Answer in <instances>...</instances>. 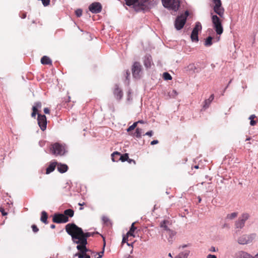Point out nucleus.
Returning a JSON list of instances; mask_svg holds the SVG:
<instances>
[{"instance_id": "052dcab7", "label": "nucleus", "mask_w": 258, "mask_h": 258, "mask_svg": "<svg viewBox=\"0 0 258 258\" xmlns=\"http://www.w3.org/2000/svg\"><path fill=\"white\" fill-rule=\"evenodd\" d=\"M254 257H255V258L258 257V253L257 254H256Z\"/></svg>"}, {"instance_id": "58836bf2", "label": "nucleus", "mask_w": 258, "mask_h": 258, "mask_svg": "<svg viewBox=\"0 0 258 258\" xmlns=\"http://www.w3.org/2000/svg\"><path fill=\"white\" fill-rule=\"evenodd\" d=\"M20 16L22 19H25L26 17V13L21 12L20 14Z\"/></svg>"}, {"instance_id": "a211bd4d", "label": "nucleus", "mask_w": 258, "mask_h": 258, "mask_svg": "<svg viewBox=\"0 0 258 258\" xmlns=\"http://www.w3.org/2000/svg\"><path fill=\"white\" fill-rule=\"evenodd\" d=\"M249 241V237L246 235H243L240 236L238 239V242L240 244H246L248 243Z\"/></svg>"}, {"instance_id": "bf43d9fd", "label": "nucleus", "mask_w": 258, "mask_h": 258, "mask_svg": "<svg viewBox=\"0 0 258 258\" xmlns=\"http://www.w3.org/2000/svg\"><path fill=\"white\" fill-rule=\"evenodd\" d=\"M71 101V97L70 96L68 97V100L67 101V102H69Z\"/></svg>"}, {"instance_id": "ea45409f", "label": "nucleus", "mask_w": 258, "mask_h": 258, "mask_svg": "<svg viewBox=\"0 0 258 258\" xmlns=\"http://www.w3.org/2000/svg\"><path fill=\"white\" fill-rule=\"evenodd\" d=\"M153 135V132L152 131H150L147 132L145 135H147L150 137H151Z\"/></svg>"}, {"instance_id": "4d7b16f0", "label": "nucleus", "mask_w": 258, "mask_h": 258, "mask_svg": "<svg viewBox=\"0 0 258 258\" xmlns=\"http://www.w3.org/2000/svg\"><path fill=\"white\" fill-rule=\"evenodd\" d=\"M55 226L54 225H53V224H52V225H50V227H51V228H52V229L54 228H55Z\"/></svg>"}, {"instance_id": "a18cd8bd", "label": "nucleus", "mask_w": 258, "mask_h": 258, "mask_svg": "<svg viewBox=\"0 0 258 258\" xmlns=\"http://www.w3.org/2000/svg\"><path fill=\"white\" fill-rule=\"evenodd\" d=\"M159 143V141L158 140H153L151 142V145H154L155 144H157Z\"/></svg>"}, {"instance_id": "1a4fd4ad", "label": "nucleus", "mask_w": 258, "mask_h": 258, "mask_svg": "<svg viewBox=\"0 0 258 258\" xmlns=\"http://www.w3.org/2000/svg\"><path fill=\"white\" fill-rule=\"evenodd\" d=\"M37 115L38 124L41 130L44 131L46 130L47 126L46 117L45 115H42L40 113H38Z\"/></svg>"}, {"instance_id": "c03bdc74", "label": "nucleus", "mask_w": 258, "mask_h": 258, "mask_svg": "<svg viewBox=\"0 0 258 258\" xmlns=\"http://www.w3.org/2000/svg\"><path fill=\"white\" fill-rule=\"evenodd\" d=\"M256 122L255 120H250V124L251 125V126H254L256 124Z\"/></svg>"}, {"instance_id": "09e8293b", "label": "nucleus", "mask_w": 258, "mask_h": 258, "mask_svg": "<svg viewBox=\"0 0 258 258\" xmlns=\"http://www.w3.org/2000/svg\"><path fill=\"white\" fill-rule=\"evenodd\" d=\"M207 258H217V257L215 255L209 254Z\"/></svg>"}, {"instance_id": "69168bd1", "label": "nucleus", "mask_w": 258, "mask_h": 258, "mask_svg": "<svg viewBox=\"0 0 258 258\" xmlns=\"http://www.w3.org/2000/svg\"><path fill=\"white\" fill-rule=\"evenodd\" d=\"M139 123H143V120H139Z\"/></svg>"}, {"instance_id": "b1692460", "label": "nucleus", "mask_w": 258, "mask_h": 258, "mask_svg": "<svg viewBox=\"0 0 258 258\" xmlns=\"http://www.w3.org/2000/svg\"><path fill=\"white\" fill-rule=\"evenodd\" d=\"M135 222L132 223L130 230L127 232V236L135 237L134 232L135 230L137 229V228L135 226Z\"/></svg>"}, {"instance_id": "aec40b11", "label": "nucleus", "mask_w": 258, "mask_h": 258, "mask_svg": "<svg viewBox=\"0 0 258 258\" xmlns=\"http://www.w3.org/2000/svg\"><path fill=\"white\" fill-rule=\"evenodd\" d=\"M57 170L60 173H64L68 169V166L66 164H62L61 163L57 164Z\"/></svg>"}, {"instance_id": "39448f33", "label": "nucleus", "mask_w": 258, "mask_h": 258, "mask_svg": "<svg viewBox=\"0 0 258 258\" xmlns=\"http://www.w3.org/2000/svg\"><path fill=\"white\" fill-rule=\"evenodd\" d=\"M163 6L170 10L176 11L178 10L179 6V0H161Z\"/></svg>"}, {"instance_id": "f257e3e1", "label": "nucleus", "mask_w": 258, "mask_h": 258, "mask_svg": "<svg viewBox=\"0 0 258 258\" xmlns=\"http://www.w3.org/2000/svg\"><path fill=\"white\" fill-rule=\"evenodd\" d=\"M66 230L71 236L73 241L77 244L86 245L87 244V238L93 236L91 232L84 233L82 229L74 223H69L66 226Z\"/></svg>"}, {"instance_id": "f704fd0d", "label": "nucleus", "mask_w": 258, "mask_h": 258, "mask_svg": "<svg viewBox=\"0 0 258 258\" xmlns=\"http://www.w3.org/2000/svg\"><path fill=\"white\" fill-rule=\"evenodd\" d=\"M76 15L77 17H80L82 14V11L81 9H77L75 11Z\"/></svg>"}, {"instance_id": "412c9836", "label": "nucleus", "mask_w": 258, "mask_h": 258, "mask_svg": "<svg viewBox=\"0 0 258 258\" xmlns=\"http://www.w3.org/2000/svg\"><path fill=\"white\" fill-rule=\"evenodd\" d=\"M214 98V94L211 95V96L208 99L205 100L204 104L203 105V108L204 109H207V108H208L211 102L213 100Z\"/></svg>"}, {"instance_id": "473e14b6", "label": "nucleus", "mask_w": 258, "mask_h": 258, "mask_svg": "<svg viewBox=\"0 0 258 258\" xmlns=\"http://www.w3.org/2000/svg\"><path fill=\"white\" fill-rule=\"evenodd\" d=\"M178 95V93L175 90H172L169 92V95L170 97L175 98Z\"/></svg>"}, {"instance_id": "423d86ee", "label": "nucleus", "mask_w": 258, "mask_h": 258, "mask_svg": "<svg viewBox=\"0 0 258 258\" xmlns=\"http://www.w3.org/2000/svg\"><path fill=\"white\" fill-rule=\"evenodd\" d=\"M111 159L113 162H117L119 160L124 162L128 160V154L125 153L123 155H121L119 152L116 151L111 154Z\"/></svg>"}, {"instance_id": "dca6fc26", "label": "nucleus", "mask_w": 258, "mask_h": 258, "mask_svg": "<svg viewBox=\"0 0 258 258\" xmlns=\"http://www.w3.org/2000/svg\"><path fill=\"white\" fill-rule=\"evenodd\" d=\"M41 103L40 102H37L35 103L34 106L32 107V112L31 113V116L33 118H35L36 114L39 113L38 112V109L41 108Z\"/></svg>"}, {"instance_id": "a19ab883", "label": "nucleus", "mask_w": 258, "mask_h": 258, "mask_svg": "<svg viewBox=\"0 0 258 258\" xmlns=\"http://www.w3.org/2000/svg\"><path fill=\"white\" fill-rule=\"evenodd\" d=\"M0 211L1 212L3 216H5V215H7V213L5 211V210L3 208H0Z\"/></svg>"}, {"instance_id": "4c0bfd02", "label": "nucleus", "mask_w": 258, "mask_h": 258, "mask_svg": "<svg viewBox=\"0 0 258 258\" xmlns=\"http://www.w3.org/2000/svg\"><path fill=\"white\" fill-rule=\"evenodd\" d=\"M129 237L130 236H127V234L126 235V236H124L122 238V243L127 242Z\"/></svg>"}, {"instance_id": "4468645a", "label": "nucleus", "mask_w": 258, "mask_h": 258, "mask_svg": "<svg viewBox=\"0 0 258 258\" xmlns=\"http://www.w3.org/2000/svg\"><path fill=\"white\" fill-rule=\"evenodd\" d=\"M217 36L216 38L212 36H209L205 40V45L206 46H210L213 44V40L214 42H217L220 39V35L221 33H217Z\"/></svg>"}, {"instance_id": "864d4df0", "label": "nucleus", "mask_w": 258, "mask_h": 258, "mask_svg": "<svg viewBox=\"0 0 258 258\" xmlns=\"http://www.w3.org/2000/svg\"><path fill=\"white\" fill-rule=\"evenodd\" d=\"M84 258H90L89 254L87 252L85 253Z\"/></svg>"}, {"instance_id": "774afa93", "label": "nucleus", "mask_w": 258, "mask_h": 258, "mask_svg": "<svg viewBox=\"0 0 258 258\" xmlns=\"http://www.w3.org/2000/svg\"><path fill=\"white\" fill-rule=\"evenodd\" d=\"M250 140V138H247L246 140L248 141V140Z\"/></svg>"}, {"instance_id": "49530a36", "label": "nucleus", "mask_w": 258, "mask_h": 258, "mask_svg": "<svg viewBox=\"0 0 258 258\" xmlns=\"http://www.w3.org/2000/svg\"><path fill=\"white\" fill-rule=\"evenodd\" d=\"M134 130V128H133V126L132 125H131L130 127H128L127 129V132H130L131 131H133Z\"/></svg>"}, {"instance_id": "9d476101", "label": "nucleus", "mask_w": 258, "mask_h": 258, "mask_svg": "<svg viewBox=\"0 0 258 258\" xmlns=\"http://www.w3.org/2000/svg\"><path fill=\"white\" fill-rule=\"evenodd\" d=\"M77 246L79 252L75 254V256H78L79 258H84L85 253L91 252V250L87 248L86 246L82 244H78Z\"/></svg>"}, {"instance_id": "680f3d73", "label": "nucleus", "mask_w": 258, "mask_h": 258, "mask_svg": "<svg viewBox=\"0 0 258 258\" xmlns=\"http://www.w3.org/2000/svg\"><path fill=\"white\" fill-rule=\"evenodd\" d=\"M212 251H215V247H212Z\"/></svg>"}, {"instance_id": "f03ea898", "label": "nucleus", "mask_w": 258, "mask_h": 258, "mask_svg": "<svg viewBox=\"0 0 258 258\" xmlns=\"http://www.w3.org/2000/svg\"><path fill=\"white\" fill-rule=\"evenodd\" d=\"M74 215V211L69 209L64 211L63 214H55L52 221L56 223H64L69 221V217L72 218Z\"/></svg>"}, {"instance_id": "0e129e2a", "label": "nucleus", "mask_w": 258, "mask_h": 258, "mask_svg": "<svg viewBox=\"0 0 258 258\" xmlns=\"http://www.w3.org/2000/svg\"><path fill=\"white\" fill-rule=\"evenodd\" d=\"M168 255H169L170 257H172V255H171V254L170 253H169L168 254Z\"/></svg>"}, {"instance_id": "e433bc0d", "label": "nucleus", "mask_w": 258, "mask_h": 258, "mask_svg": "<svg viewBox=\"0 0 258 258\" xmlns=\"http://www.w3.org/2000/svg\"><path fill=\"white\" fill-rule=\"evenodd\" d=\"M32 228L34 232L36 233L39 231L38 228L35 225H32Z\"/></svg>"}, {"instance_id": "cd10ccee", "label": "nucleus", "mask_w": 258, "mask_h": 258, "mask_svg": "<svg viewBox=\"0 0 258 258\" xmlns=\"http://www.w3.org/2000/svg\"><path fill=\"white\" fill-rule=\"evenodd\" d=\"M238 215V213L237 212H233L232 213L228 214L226 216V218L230 220H232L235 218Z\"/></svg>"}, {"instance_id": "2f4dec72", "label": "nucleus", "mask_w": 258, "mask_h": 258, "mask_svg": "<svg viewBox=\"0 0 258 258\" xmlns=\"http://www.w3.org/2000/svg\"><path fill=\"white\" fill-rule=\"evenodd\" d=\"M163 77L165 80H171L172 79L171 76L167 72L163 73Z\"/></svg>"}, {"instance_id": "9b49d317", "label": "nucleus", "mask_w": 258, "mask_h": 258, "mask_svg": "<svg viewBox=\"0 0 258 258\" xmlns=\"http://www.w3.org/2000/svg\"><path fill=\"white\" fill-rule=\"evenodd\" d=\"M212 22L216 32H223V28L221 21L216 15L212 16Z\"/></svg>"}, {"instance_id": "72a5a7b5", "label": "nucleus", "mask_w": 258, "mask_h": 258, "mask_svg": "<svg viewBox=\"0 0 258 258\" xmlns=\"http://www.w3.org/2000/svg\"><path fill=\"white\" fill-rule=\"evenodd\" d=\"M126 4L127 6H132L133 5H134L135 3H136L138 0H125Z\"/></svg>"}, {"instance_id": "79ce46f5", "label": "nucleus", "mask_w": 258, "mask_h": 258, "mask_svg": "<svg viewBox=\"0 0 258 258\" xmlns=\"http://www.w3.org/2000/svg\"><path fill=\"white\" fill-rule=\"evenodd\" d=\"M44 112L45 114H49V113H50V110H49V108H47V107L44 108Z\"/></svg>"}, {"instance_id": "3c124183", "label": "nucleus", "mask_w": 258, "mask_h": 258, "mask_svg": "<svg viewBox=\"0 0 258 258\" xmlns=\"http://www.w3.org/2000/svg\"><path fill=\"white\" fill-rule=\"evenodd\" d=\"M139 123V121H137V122H134L132 125L133 126V128H134V129L136 127L138 123Z\"/></svg>"}, {"instance_id": "393cba45", "label": "nucleus", "mask_w": 258, "mask_h": 258, "mask_svg": "<svg viewBox=\"0 0 258 258\" xmlns=\"http://www.w3.org/2000/svg\"><path fill=\"white\" fill-rule=\"evenodd\" d=\"M169 223V221L166 220H164L160 223V226L161 227L164 229L165 230L168 231L169 233L172 232L168 228L167 224Z\"/></svg>"}, {"instance_id": "7ed1b4c3", "label": "nucleus", "mask_w": 258, "mask_h": 258, "mask_svg": "<svg viewBox=\"0 0 258 258\" xmlns=\"http://www.w3.org/2000/svg\"><path fill=\"white\" fill-rule=\"evenodd\" d=\"M50 150L51 153L55 156L63 155L66 152L65 146L58 143L51 145Z\"/></svg>"}, {"instance_id": "20e7f679", "label": "nucleus", "mask_w": 258, "mask_h": 258, "mask_svg": "<svg viewBox=\"0 0 258 258\" xmlns=\"http://www.w3.org/2000/svg\"><path fill=\"white\" fill-rule=\"evenodd\" d=\"M189 15L188 11H186L183 14L178 16L175 21V27L177 30L181 29L184 25L187 17Z\"/></svg>"}, {"instance_id": "ddd939ff", "label": "nucleus", "mask_w": 258, "mask_h": 258, "mask_svg": "<svg viewBox=\"0 0 258 258\" xmlns=\"http://www.w3.org/2000/svg\"><path fill=\"white\" fill-rule=\"evenodd\" d=\"M89 9L93 13H99L102 10V6L100 3L95 2L89 6Z\"/></svg>"}, {"instance_id": "2eb2a0df", "label": "nucleus", "mask_w": 258, "mask_h": 258, "mask_svg": "<svg viewBox=\"0 0 258 258\" xmlns=\"http://www.w3.org/2000/svg\"><path fill=\"white\" fill-rule=\"evenodd\" d=\"M235 258H255V257L244 251L241 250L236 253Z\"/></svg>"}, {"instance_id": "5fc2aeb1", "label": "nucleus", "mask_w": 258, "mask_h": 258, "mask_svg": "<svg viewBox=\"0 0 258 258\" xmlns=\"http://www.w3.org/2000/svg\"><path fill=\"white\" fill-rule=\"evenodd\" d=\"M85 204L84 203H83V204H81V203H79V205L81 206V207L80 208V210H82L83 209V206Z\"/></svg>"}, {"instance_id": "f8f14e48", "label": "nucleus", "mask_w": 258, "mask_h": 258, "mask_svg": "<svg viewBox=\"0 0 258 258\" xmlns=\"http://www.w3.org/2000/svg\"><path fill=\"white\" fill-rule=\"evenodd\" d=\"M249 215L247 213H244L241 217L235 223V226L237 228H242L245 224V222L249 218Z\"/></svg>"}, {"instance_id": "c9c22d12", "label": "nucleus", "mask_w": 258, "mask_h": 258, "mask_svg": "<svg viewBox=\"0 0 258 258\" xmlns=\"http://www.w3.org/2000/svg\"><path fill=\"white\" fill-rule=\"evenodd\" d=\"M104 252V247H103V249L102 251L97 253V254L98 255V256L97 257V258H102Z\"/></svg>"}, {"instance_id": "6e6552de", "label": "nucleus", "mask_w": 258, "mask_h": 258, "mask_svg": "<svg viewBox=\"0 0 258 258\" xmlns=\"http://www.w3.org/2000/svg\"><path fill=\"white\" fill-rule=\"evenodd\" d=\"M215 6L214 7V10L215 12L222 17L224 15V9L222 7V3L220 0H213Z\"/></svg>"}, {"instance_id": "0eeeda50", "label": "nucleus", "mask_w": 258, "mask_h": 258, "mask_svg": "<svg viewBox=\"0 0 258 258\" xmlns=\"http://www.w3.org/2000/svg\"><path fill=\"white\" fill-rule=\"evenodd\" d=\"M142 71V66L139 62H135L132 66V71L134 78L139 79L140 77V73Z\"/></svg>"}, {"instance_id": "e2e57ef3", "label": "nucleus", "mask_w": 258, "mask_h": 258, "mask_svg": "<svg viewBox=\"0 0 258 258\" xmlns=\"http://www.w3.org/2000/svg\"><path fill=\"white\" fill-rule=\"evenodd\" d=\"M195 168L198 169V168H199V166L198 165H196L195 166Z\"/></svg>"}, {"instance_id": "4be33fe9", "label": "nucleus", "mask_w": 258, "mask_h": 258, "mask_svg": "<svg viewBox=\"0 0 258 258\" xmlns=\"http://www.w3.org/2000/svg\"><path fill=\"white\" fill-rule=\"evenodd\" d=\"M56 165H57V162L51 163L48 166V167L46 169V174H48L50 173L51 172L53 171L55 168Z\"/></svg>"}, {"instance_id": "6ab92c4d", "label": "nucleus", "mask_w": 258, "mask_h": 258, "mask_svg": "<svg viewBox=\"0 0 258 258\" xmlns=\"http://www.w3.org/2000/svg\"><path fill=\"white\" fill-rule=\"evenodd\" d=\"M114 94L116 98L118 100L121 99L123 95L122 90L118 87H116L114 90Z\"/></svg>"}, {"instance_id": "8fccbe9b", "label": "nucleus", "mask_w": 258, "mask_h": 258, "mask_svg": "<svg viewBox=\"0 0 258 258\" xmlns=\"http://www.w3.org/2000/svg\"><path fill=\"white\" fill-rule=\"evenodd\" d=\"M139 123V121H137V122H134L132 125L133 126V128H134V129L136 127L138 123Z\"/></svg>"}, {"instance_id": "37998d69", "label": "nucleus", "mask_w": 258, "mask_h": 258, "mask_svg": "<svg viewBox=\"0 0 258 258\" xmlns=\"http://www.w3.org/2000/svg\"><path fill=\"white\" fill-rule=\"evenodd\" d=\"M129 163L131 164L132 163H133L134 164H136V161L132 159H130L128 158V160L127 161Z\"/></svg>"}, {"instance_id": "c756f323", "label": "nucleus", "mask_w": 258, "mask_h": 258, "mask_svg": "<svg viewBox=\"0 0 258 258\" xmlns=\"http://www.w3.org/2000/svg\"><path fill=\"white\" fill-rule=\"evenodd\" d=\"M142 133V130L140 128H137L136 130L135 135L137 138H141Z\"/></svg>"}, {"instance_id": "7c9ffc66", "label": "nucleus", "mask_w": 258, "mask_h": 258, "mask_svg": "<svg viewBox=\"0 0 258 258\" xmlns=\"http://www.w3.org/2000/svg\"><path fill=\"white\" fill-rule=\"evenodd\" d=\"M190 38L192 41H198V33H191Z\"/></svg>"}, {"instance_id": "5701e85b", "label": "nucleus", "mask_w": 258, "mask_h": 258, "mask_svg": "<svg viewBox=\"0 0 258 258\" xmlns=\"http://www.w3.org/2000/svg\"><path fill=\"white\" fill-rule=\"evenodd\" d=\"M41 62L43 64H52V61L47 56H43L41 59Z\"/></svg>"}, {"instance_id": "c85d7f7f", "label": "nucleus", "mask_w": 258, "mask_h": 258, "mask_svg": "<svg viewBox=\"0 0 258 258\" xmlns=\"http://www.w3.org/2000/svg\"><path fill=\"white\" fill-rule=\"evenodd\" d=\"M188 255V251L183 252L180 253L175 258H187Z\"/></svg>"}, {"instance_id": "de8ad7c7", "label": "nucleus", "mask_w": 258, "mask_h": 258, "mask_svg": "<svg viewBox=\"0 0 258 258\" xmlns=\"http://www.w3.org/2000/svg\"><path fill=\"white\" fill-rule=\"evenodd\" d=\"M255 118H256V116L254 114H252L249 116V119L250 120H253Z\"/></svg>"}, {"instance_id": "6e6d98bb", "label": "nucleus", "mask_w": 258, "mask_h": 258, "mask_svg": "<svg viewBox=\"0 0 258 258\" xmlns=\"http://www.w3.org/2000/svg\"><path fill=\"white\" fill-rule=\"evenodd\" d=\"M126 76H126V78H127V77L130 76V72H129V71H127V72H126Z\"/></svg>"}, {"instance_id": "338daca9", "label": "nucleus", "mask_w": 258, "mask_h": 258, "mask_svg": "<svg viewBox=\"0 0 258 258\" xmlns=\"http://www.w3.org/2000/svg\"><path fill=\"white\" fill-rule=\"evenodd\" d=\"M120 156H116V158H119Z\"/></svg>"}, {"instance_id": "f3484780", "label": "nucleus", "mask_w": 258, "mask_h": 258, "mask_svg": "<svg viewBox=\"0 0 258 258\" xmlns=\"http://www.w3.org/2000/svg\"><path fill=\"white\" fill-rule=\"evenodd\" d=\"M152 64V59L151 55H146L144 60V64L146 68H150Z\"/></svg>"}, {"instance_id": "13d9d810", "label": "nucleus", "mask_w": 258, "mask_h": 258, "mask_svg": "<svg viewBox=\"0 0 258 258\" xmlns=\"http://www.w3.org/2000/svg\"><path fill=\"white\" fill-rule=\"evenodd\" d=\"M201 200H201V198L200 197H198V201H199V203H200V202H201Z\"/></svg>"}, {"instance_id": "bb28decb", "label": "nucleus", "mask_w": 258, "mask_h": 258, "mask_svg": "<svg viewBox=\"0 0 258 258\" xmlns=\"http://www.w3.org/2000/svg\"><path fill=\"white\" fill-rule=\"evenodd\" d=\"M202 30L201 24L198 22L196 23L195 27L194 28L191 32H199V31Z\"/></svg>"}, {"instance_id": "603ef678", "label": "nucleus", "mask_w": 258, "mask_h": 258, "mask_svg": "<svg viewBox=\"0 0 258 258\" xmlns=\"http://www.w3.org/2000/svg\"><path fill=\"white\" fill-rule=\"evenodd\" d=\"M139 123V121H137V122H134L132 125L133 126V128H134V129L136 127L138 123Z\"/></svg>"}, {"instance_id": "a878e982", "label": "nucleus", "mask_w": 258, "mask_h": 258, "mask_svg": "<svg viewBox=\"0 0 258 258\" xmlns=\"http://www.w3.org/2000/svg\"><path fill=\"white\" fill-rule=\"evenodd\" d=\"M47 218H48L47 213L45 211L42 212L41 219H40L41 222L45 224H47L48 223Z\"/></svg>"}]
</instances>
